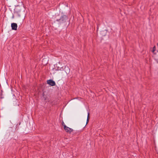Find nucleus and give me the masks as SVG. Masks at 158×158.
<instances>
[{
    "instance_id": "423d86ee",
    "label": "nucleus",
    "mask_w": 158,
    "mask_h": 158,
    "mask_svg": "<svg viewBox=\"0 0 158 158\" xmlns=\"http://www.w3.org/2000/svg\"><path fill=\"white\" fill-rule=\"evenodd\" d=\"M156 47L155 46H154V47L153 48L152 50V52L154 53V52L156 51Z\"/></svg>"
},
{
    "instance_id": "6e6552de",
    "label": "nucleus",
    "mask_w": 158,
    "mask_h": 158,
    "mask_svg": "<svg viewBox=\"0 0 158 158\" xmlns=\"http://www.w3.org/2000/svg\"><path fill=\"white\" fill-rule=\"evenodd\" d=\"M63 69V68H60V69H59V68H58L57 69H56V70H61V69Z\"/></svg>"
},
{
    "instance_id": "f03ea898",
    "label": "nucleus",
    "mask_w": 158,
    "mask_h": 158,
    "mask_svg": "<svg viewBox=\"0 0 158 158\" xmlns=\"http://www.w3.org/2000/svg\"><path fill=\"white\" fill-rule=\"evenodd\" d=\"M64 129L67 132L69 133H71L73 131L72 129L67 127L66 126H64Z\"/></svg>"
},
{
    "instance_id": "39448f33",
    "label": "nucleus",
    "mask_w": 158,
    "mask_h": 158,
    "mask_svg": "<svg viewBox=\"0 0 158 158\" xmlns=\"http://www.w3.org/2000/svg\"><path fill=\"white\" fill-rule=\"evenodd\" d=\"M89 112H88V116H87V122H86V123H87L89 121Z\"/></svg>"
},
{
    "instance_id": "7ed1b4c3",
    "label": "nucleus",
    "mask_w": 158,
    "mask_h": 158,
    "mask_svg": "<svg viewBox=\"0 0 158 158\" xmlns=\"http://www.w3.org/2000/svg\"><path fill=\"white\" fill-rule=\"evenodd\" d=\"M47 84L52 86H54L55 85V82L52 80H49L47 81Z\"/></svg>"
},
{
    "instance_id": "0eeeda50",
    "label": "nucleus",
    "mask_w": 158,
    "mask_h": 158,
    "mask_svg": "<svg viewBox=\"0 0 158 158\" xmlns=\"http://www.w3.org/2000/svg\"><path fill=\"white\" fill-rule=\"evenodd\" d=\"M62 126H64H64H66L65 124L64 123V122L63 121H62Z\"/></svg>"
},
{
    "instance_id": "f257e3e1",
    "label": "nucleus",
    "mask_w": 158,
    "mask_h": 158,
    "mask_svg": "<svg viewBox=\"0 0 158 158\" xmlns=\"http://www.w3.org/2000/svg\"><path fill=\"white\" fill-rule=\"evenodd\" d=\"M67 18V17L65 15H63L62 16L60 19H57L56 21L59 22L60 23H64L66 19Z\"/></svg>"
},
{
    "instance_id": "20e7f679",
    "label": "nucleus",
    "mask_w": 158,
    "mask_h": 158,
    "mask_svg": "<svg viewBox=\"0 0 158 158\" xmlns=\"http://www.w3.org/2000/svg\"><path fill=\"white\" fill-rule=\"evenodd\" d=\"M12 29L13 30H16L17 27V25L16 23H13L11 24Z\"/></svg>"
}]
</instances>
